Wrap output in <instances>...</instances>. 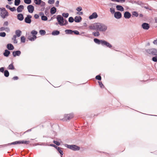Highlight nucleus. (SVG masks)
Returning <instances> with one entry per match:
<instances>
[{
    "label": "nucleus",
    "mask_w": 157,
    "mask_h": 157,
    "mask_svg": "<svg viewBox=\"0 0 157 157\" xmlns=\"http://www.w3.org/2000/svg\"><path fill=\"white\" fill-rule=\"evenodd\" d=\"M89 28L93 30L99 31L103 32L106 31L108 28L107 25L101 23H95L90 25Z\"/></svg>",
    "instance_id": "nucleus-1"
},
{
    "label": "nucleus",
    "mask_w": 157,
    "mask_h": 157,
    "mask_svg": "<svg viewBox=\"0 0 157 157\" xmlns=\"http://www.w3.org/2000/svg\"><path fill=\"white\" fill-rule=\"evenodd\" d=\"M146 52L149 55L154 56L151 60L154 62H157V49L155 48H151L146 49Z\"/></svg>",
    "instance_id": "nucleus-2"
},
{
    "label": "nucleus",
    "mask_w": 157,
    "mask_h": 157,
    "mask_svg": "<svg viewBox=\"0 0 157 157\" xmlns=\"http://www.w3.org/2000/svg\"><path fill=\"white\" fill-rule=\"evenodd\" d=\"M94 41L96 44L98 45L101 44L103 46H105L110 48L112 47V45L111 44L103 39L95 38L94 39Z\"/></svg>",
    "instance_id": "nucleus-3"
},
{
    "label": "nucleus",
    "mask_w": 157,
    "mask_h": 157,
    "mask_svg": "<svg viewBox=\"0 0 157 157\" xmlns=\"http://www.w3.org/2000/svg\"><path fill=\"white\" fill-rule=\"evenodd\" d=\"M56 18L60 26L66 25L68 24V22L67 20L66 19H64L63 17L60 15H57Z\"/></svg>",
    "instance_id": "nucleus-4"
},
{
    "label": "nucleus",
    "mask_w": 157,
    "mask_h": 157,
    "mask_svg": "<svg viewBox=\"0 0 157 157\" xmlns=\"http://www.w3.org/2000/svg\"><path fill=\"white\" fill-rule=\"evenodd\" d=\"M64 146L74 151H78L80 149V147L76 145H69L67 144H64Z\"/></svg>",
    "instance_id": "nucleus-5"
},
{
    "label": "nucleus",
    "mask_w": 157,
    "mask_h": 157,
    "mask_svg": "<svg viewBox=\"0 0 157 157\" xmlns=\"http://www.w3.org/2000/svg\"><path fill=\"white\" fill-rule=\"evenodd\" d=\"M0 15L1 17L4 19L9 16L8 11L4 7L0 8Z\"/></svg>",
    "instance_id": "nucleus-6"
},
{
    "label": "nucleus",
    "mask_w": 157,
    "mask_h": 157,
    "mask_svg": "<svg viewBox=\"0 0 157 157\" xmlns=\"http://www.w3.org/2000/svg\"><path fill=\"white\" fill-rule=\"evenodd\" d=\"M74 116V114L73 113H71L68 114H65L64 115V118L62 120L63 121H65V120L66 121H69Z\"/></svg>",
    "instance_id": "nucleus-7"
},
{
    "label": "nucleus",
    "mask_w": 157,
    "mask_h": 157,
    "mask_svg": "<svg viewBox=\"0 0 157 157\" xmlns=\"http://www.w3.org/2000/svg\"><path fill=\"white\" fill-rule=\"evenodd\" d=\"M20 141L18 140L13 142L8 143L6 144L0 145V148L4 147L6 146H9L12 145L19 144H20Z\"/></svg>",
    "instance_id": "nucleus-8"
},
{
    "label": "nucleus",
    "mask_w": 157,
    "mask_h": 157,
    "mask_svg": "<svg viewBox=\"0 0 157 157\" xmlns=\"http://www.w3.org/2000/svg\"><path fill=\"white\" fill-rule=\"evenodd\" d=\"M32 16L30 14H28L27 15L24 19V21L26 23L30 24L31 22V18Z\"/></svg>",
    "instance_id": "nucleus-9"
},
{
    "label": "nucleus",
    "mask_w": 157,
    "mask_h": 157,
    "mask_svg": "<svg viewBox=\"0 0 157 157\" xmlns=\"http://www.w3.org/2000/svg\"><path fill=\"white\" fill-rule=\"evenodd\" d=\"M141 26L143 29L146 30H148L150 27L149 24L146 22L143 23L141 25Z\"/></svg>",
    "instance_id": "nucleus-10"
},
{
    "label": "nucleus",
    "mask_w": 157,
    "mask_h": 157,
    "mask_svg": "<svg viewBox=\"0 0 157 157\" xmlns=\"http://www.w3.org/2000/svg\"><path fill=\"white\" fill-rule=\"evenodd\" d=\"M27 9L29 13H32L34 10V7L32 5H29L27 6Z\"/></svg>",
    "instance_id": "nucleus-11"
},
{
    "label": "nucleus",
    "mask_w": 157,
    "mask_h": 157,
    "mask_svg": "<svg viewBox=\"0 0 157 157\" xmlns=\"http://www.w3.org/2000/svg\"><path fill=\"white\" fill-rule=\"evenodd\" d=\"M21 54V52L20 50L14 51L12 52V55L14 57L17 56H19Z\"/></svg>",
    "instance_id": "nucleus-12"
},
{
    "label": "nucleus",
    "mask_w": 157,
    "mask_h": 157,
    "mask_svg": "<svg viewBox=\"0 0 157 157\" xmlns=\"http://www.w3.org/2000/svg\"><path fill=\"white\" fill-rule=\"evenodd\" d=\"M114 17L117 19H120L122 17V14L119 11H116L114 14Z\"/></svg>",
    "instance_id": "nucleus-13"
},
{
    "label": "nucleus",
    "mask_w": 157,
    "mask_h": 157,
    "mask_svg": "<svg viewBox=\"0 0 157 157\" xmlns=\"http://www.w3.org/2000/svg\"><path fill=\"white\" fill-rule=\"evenodd\" d=\"M98 15L96 12H94L92 14L89 16V18L90 20H92L94 19H96L98 17Z\"/></svg>",
    "instance_id": "nucleus-14"
},
{
    "label": "nucleus",
    "mask_w": 157,
    "mask_h": 157,
    "mask_svg": "<svg viewBox=\"0 0 157 157\" xmlns=\"http://www.w3.org/2000/svg\"><path fill=\"white\" fill-rule=\"evenodd\" d=\"M63 149V148H61L58 146V147L56 149L57 150L58 153L60 154L61 157H63V151L62 150Z\"/></svg>",
    "instance_id": "nucleus-15"
},
{
    "label": "nucleus",
    "mask_w": 157,
    "mask_h": 157,
    "mask_svg": "<svg viewBox=\"0 0 157 157\" xmlns=\"http://www.w3.org/2000/svg\"><path fill=\"white\" fill-rule=\"evenodd\" d=\"M124 17L125 19H129L131 16V13L128 11H125L124 14Z\"/></svg>",
    "instance_id": "nucleus-16"
},
{
    "label": "nucleus",
    "mask_w": 157,
    "mask_h": 157,
    "mask_svg": "<svg viewBox=\"0 0 157 157\" xmlns=\"http://www.w3.org/2000/svg\"><path fill=\"white\" fill-rule=\"evenodd\" d=\"M82 20V17L80 16H76L74 18L75 21L76 23L81 22Z\"/></svg>",
    "instance_id": "nucleus-17"
},
{
    "label": "nucleus",
    "mask_w": 157,
    "mask_h": 157,
    "mask_svg": "<svg viewBox=\"0 0 157 157\" xmlns=\"http://www.w3.org/2000/svg\"><path fill=\"white\" fill-rule=\"evenodd\" d=\"M6 48L7 49L10 51L13 50L14 49V47L13 45L11 43H8L6 45Z\"/></svg>",
    "instance_id": "nucleus-18"
},
{
    "label": "nucleus",
    "mask_w": 157,
    "mask_h": 157,
    "mask_svg": "<svg viewBox=\"0 0 157 157\" xmlns=\"http://www.w3.org/2000/svg\"><path fill=\"white\" fill-rule=\"evenodd\" d=\"M10 54V50L7 49H5L3 53V56L7 57H8Z\"/></svg>",
    "instance_id": "nucleus-19"
},
{
    "label": "nucleus",
    "mask_w": 157,
    "mask_h": 157,
    "mask_svg": "<svg viewBox=\"0 0 157 157\" xmlns=\"http://www.w3.org/2000/svg\"><path fill=\"white\" fill-rule=\"evenodd\" d=\"M24 6L23 5L18 6L17 9V10L18 13H21L24 9Z\"/></svg>",
    "instance_id": "nucleus-20"
},
{
    "label": "nucleus",
    "mask_w": 157,
    "mask_h": 157,
    "mask_svg": "<svg viewBox=\"0 0 157 157\" xmlns=\"http://www.w3.org/2000/svg\"><path fill=\"white\" fill-rule=\"evenodd\" d=\"M17 19L20 21H22L24 18V15L22 13H19L17 15Z\"/></svg>",
    "instance_id": "nucleus-21"
},
{
    "label": "nucleus",
    "mask_w": 157,
    "mask_h": 157,
    "mask_svg": "<svg viewBox=\"0 0 157 157\" xmlns=\"http://www.w3.org/2000/svg\"><path fill=\"white\" fill-rule=\"evenodd\" d=\"M57 11V9L55 6H53L50 9L51 15L52 16Z\"/></svg>",
    "instance_id": "nucleus-22"
},
{
    "label": "nucleus",
    "mask_w": 157,
    "mask_h": 157,
    "mask_svg": "<svg viewBox=\"0 0 157 157\" xmlns=\"http://www.w3.org/2000/svg\"><path fill=\"white\" fill-rule=\"evenodd\" d=\"M116 8L117 10L121 12L124 11V10L123 7L121 5H117L116 6Z\"/></svg>",
    "instance_id": "nucleus-23"
},
{
    "label": "nucleus",
    "mask_w": 157,
    "mask_h": 157,
    "mask_svg": "<svg viewBox=\"0 0 157 157\" xmlns=\"http://www.w3.org/2000/svg\"><path fill=\"white\" fill-rule=\"evenodd\" d=\"M13 62L12 61L11 63L9 64L7 67V69L10 70H14L15 68L13 65Z\"/></svg>",
    "instance_id": "nucleus-24"
},
{
    "label": "nucleus",
    "mask_w": 157,
    "mask_h": 157,
    "mask_svg": "<svg viewBox=\"0 0 157 157\" xmlns=\"http://www.w3.org/2000/svg\"><path fill=\"white\" fill-rule=\"evenodd\" d=\"M60 33V31L57 30H54L52 32L51 34L53 36H55L59 35Z\"/></svg>",
    "instance_id": "nucleus-25"
},
{
    "label": "nucleus",
    "mask_w": 157,
    "mask_h": 157,
    "mask_svg": "<svg viewBox=\"0 0 157 157\" xmlns=\"http://www.w3.org/2000/svg\"><path fill=\"white\" fill-rule=\"evenodd\" d=\"M27 39L29 41H33L35 40L36 38H35L34 36L32 35H29L28 36Z\"/></svg>",
    "instance_id": "nucleus-26"
},
{
    "label": "nucleus",
    "mask_w": 157,
    "mask_h": 157,
    "mask_svg": "<svg viewBox=\"0 0 157 157\" xmlns=\"http://www.w3.org/2000/svg\"><path fill=\"white\" fill-rule=\"evenodd\" d=\"M22 32L21 30L19 29L15 31L16 35L17 37L21 36V34Z\"/></svg>",
    "instance_id": "nucleus-27"
},
{
    "label": "nucleus",
    "mask_w": 157,
    "mask_h": 157,
    "mask_svg": "<svg viewBox=\"0 0 157 157\" xmlns=\"http://www.w3.org/2000/svg\"><path fill=\"white\" fill-rule=\"evenodd\" d=\"M65 33L67 34H73V30L70 29H66L65 31Z\"/></svg>",
    "instance_id": "nucleus-28"
},
{
    "label": "nucleus",
    "mask_w": 157,
    "mask_h": 157,
    "mask_svg": "<svg viewBox=\"0 0 157 157\" xmlns=\"http://www.w3.org/2000/svg\"><path fill=\"white\" fill-rule=\"evenodd\" d=\"M38 33L35 30H33L31 32V34L32 35V36H34L35 38H37V37L36 36V35Z\"/></svg>",
    "instance_id": "nucleus-29"
},
{
    "label": "nucleus",
    "mask_w": 157,
    "mask_h": 157,
    "mask_svg": "<svg viewBox=\"0 0 157 157\" xmlns=\"http://www.w3.org/2000/svg\"><path fill=\"white\" fill-rule=\"evenodd\" d=\"M136 4H137L138 5L142 7H143V6L145 4L144 3L142 2L141 1L139 0L137 1H136Z\"/></svg>",
    "instance_id": "nucleus-30"
},
{
    "label": "nucleus",
    "mask_w": 157,
    "mask_h": 157,
    "mask_svg": "<svg viewBox=\"0 0 157 157\" xmlns=\"http://www.w3.org/2000/svg\"><path fill=\"white\" fill-rule=\"evenodd\" d=\"M96 31L92 33V35L94 36L98 37L100 35V33L98 31Z\"/></svg>",
    "instance_id": "nucleus-31"
},
{
    "label": "nucleus",
    "mask_w": 157,
    "mask_h": 157,
    "mask_svg": "<svg viewBox=\"0 0 157 157\" xmlns=\"http://www.w3.org/2000/svg\"><path fill=\"white\" fill-rule=\"evenodd\" d=\"M3 73L4 74V76L6 77H8L10 75L9 72L7 70H5V72Z\"/></svg>",
    "instance_id": "nucleus-32"
},
{
    "label": "nucleus",
    "mask_w": 157,
    "mask_h": 157,
    "mask_svg": "<svg viewBox=\"0 0 157 157\" xmlns=\"http://www.w3.org/2000/svg\"><path fill=\"white\" fill-rule=\"evenodd\" d=\"M26 38L25 36H22L21 37V43H25V42Z\"/></svg>",
    "instance_id": "nucleus-33"
},
{
    "label": "nucleus",
    "mask_w": 157,
    "mask_h": 157,
    "mask_svg": "<svg viewBox=\"0 0 157 157\" xmlns=\"http://www.w3.org/2000/svg\"><path fill=\"white\" fill-rule=\"evenodd\" d=\"M132 17H133V16L135 17H138L139 16V14L136 11H134L132 12Z\"/></svg>",
    "instance_id": "nucleus-34"
},
{
    "label": "nucleus",
    "mask_w": 157,
    "mask_h": 157,
    "mask_svg": "<svg viewBox=\"0 0 157 157\" xmlns=\"http://www.w3.org/2000/svg\"><path fill=\"white\" fill-rule=\"evenodd\" d=\"M39 33L40 35L44 36L46 34V31L44 29H40L39 30Z\"/></svg>",
    "instance_id": "nucleus-35"
},
{
    "label": "nucleus",
    "mask_w": 157,
    "mask_h": 157,
    "mask_svg": "<svg viewBox=\"0 0 157 157\" xmlns=\"http://www.w3.org/2000/svg\"><path fill=\"white\" fill-rule=\"evenodd\" d=\"M20 144H29L30 143V141H27V140H20Z\"/></svg>",
    "instance_id": "nucleus-36"
},
{
    "label": "nucleus",
    "mask_w": 157,
    "mask_h": 157,
    "mask_svg": "<svg viewBox=\"0 0 157 157\" xmlns=\"http://www.w3.org/2000/svg\"><path fill=\"white\" fill-rule=\"evenodd\" d=\"M41 0H34L35 3L37 5H40L41 4Z\"/></svg>",
    "instance_id": "nucleus-37"
},
{
    "label": "nucleus",
    "mask_w": 157,
    "mask_h": 157,
    "mask_svg": "<svg viewBox=\"0 0 157 157\" xmlns=\"http://www.w3.org/2000/svg\"><path fill=\"white\" fill-rule=\"evenodd\" d=\"M21 0H15L14 5L16 6H18L21 3Z\"/></svg>",
    "instance_id": "nucleus-38"
},
{
    "label": "nucleus",
    "mask_w": 157,
    "mask_h": 157,
    "mask_svg": "<svg viewBox=\"0 0 157 157\" xmlns=\"http://www.w3.org/2000/svg\"><path fill=\"white\" fill-rule=\"evenodd\" d=\"M95 78L98 81H101V74H99L96 75L95 77Z\"/></svg>",
    "instance_id": "nucleus-39"
},
{
    "label": "nucleus",
    "mask_w": 157,
    "mask_h": 157,
    "mask_svg": "<svg viewBox=\"0 0 157 157\" xmlns=\"http://www.w3.org/2000/svg\"><path fill=\"white\" fill-rule=\"evenodd\" d=\"M69 15V13H62V16L63 17L67 18L68 17Z\"/></svg>",
    "instance_id": "nucleus-40"
},
{
    "label": "nucleus",
    "mask_w": 157,
    "mask_h": 157,
    "mask_svg": "<svg viewBox=\"0 0 157 157\" xmlns=\"http://www.w3.org/2000/svg\"><path fill=\"white\" fill-rule=\"evenodd\" d=\"M98 84H99V86H100V87L101 88H105V86H104V85L102 83V82L101 81H98Z\"/></svg>",
    "instance_id": "nucleus-41"
},
{
    "label": "nucleus",
    "mask_w": 157,
    "mask_h": 157,
    "mask_svg": "<svg viewBox=\"0 0 157 157\" xmlns=\"http://www.w3.org/2000/svg\"><path fill=\"white\" fill-rule=\"evenodd\" d=\"M113 2H115L120 3H123L125 2L126 0H111Z\"/></svg>",
    "instance_id": "nucleus-42"
},
{
    "label": "nucleus",
    "mask_w": 157,
    "mask_h": 157,
    "mask_svg": "<svg viewBox=\"0 0 157 157\" xmlns=\"http://www.w3.org/2000/svg\"><path fill=\"white\" fill-rule=\"evenodd\" d=\"M75 21L74 19L72 17H70L68 18V21L70 23H72Z\"/></svg>",
    "instance_id": "nucleus-43"
},
{
    "label": "nucleus",
    "mask_w": 157,
    "mask_h": 157,
    "mask_svg": "<svg viewBox=\"0 0 157 157\" xmlns=\"http://www.w3.org/2000/svg\"><path fill=\"white\" fill-rule=\"evenodd\" d=\"M53 142L57 146H59L60 145V143L58 141L54 140Z\"/></svg>",
    "instance_id": "nucleus-44"
},
{
    "label": "nucleus",
    "mask_w": 157,
    "mask_h": 157,
    "mask_svg": "<svg viewBox=\"0 0 157 157\" xmlns=\"http://www.w3.org/2000/svg\"><path fill=\"white\" fill-rule=\"evenodd\" d=\"M6 35V34L5 32H0V36L2 37H5Z\"/></svg>",
    "instance_id": "nucleus-45"
},
{
    "label": "nucleus",
    "mask_w": 157,
    "mask_h": 157,
    "mask_svg": "<svg viewBox=\"0 0 157 157\" xmlns=\"http://www.w3.org/2000/svg\"><path fill=\"white\" fill-rule=\"evenodd\" d=\"M110 11L112 14H114L116 12L115 11V9L114 8L111 7L110 9Z\"/></svg>",
    "instance_id": "nucleus-46"
},
{
    "label": "nucleus",
    "mask_w": 157,
    "mask_h": 157,
    "mask_svg": "<svg viewBox=\"0 0 157 157\" xmlns=\"http://www.w3.org/2000/svg\"><path fill=\"white\" fill-rule=\"evenodd\" d=\"M25 3L27 4H30L32 2L31 0H24Z\"/></svg>",
    "instance_id": "nucleus-47"
},
{
    "label": "nucleus",
    "mask_w": 157,
    "mask_h": 157,
    "mask_svg": "<svg viewBox=\"0 0 157 157\" xmlns=\"http://www.w3.org/2000/svg\"><path fill=\"white\" fill-rule=\"evenodd\" d=\"M41 20L43 21H47L48 20V17L45 15L42 16L41 18Z\"/></svg>",
    "instance_id": "nucleus-48"
},
{
    "label": "nucleus",
    "mask_w": 157,
    "mask_h": 157,
    "mask_svg": "<svg viewBox=\"0 0 157 157\" xmlns=\"http://www.w3.org/2000/svg\"><path fill=\"white\" fill-rule=\"evenodd\" d=\"M73 33H74L76 35H80V33L77 30H73Z\"/></svg>",
    "instance_id": "nucleus-49"
},
{
    "label": "nucleus",
    "mask_w": 157,
    "mask_h": 157,
    "mask_svg": "<svg viewBox=\"0 0 157 157\" xmlns=\"http://www.w3.org/2000/svg\"><path fill=\"white\" fill-rule=\"evenodd\" d=\"M55 2V0H48V3L52 5Z\"/></svg>",
    "instance_id": "nucleus-50"
},
{
    "label": "nucleus",
    "mask_w": 157,
    "mask_h": 157,
    "mask_svg": "<svg viewBox=\"0 0 157 157\" xmlns=\"http://www.w3.org/2000/svg\"><path fill=\"white\" fill-rule=\"evenodd\" d=\"M48 146H50L53 147L56 149L58 147V146H57L55 144H48Z\"/></svg>",
    "instance_id": "nucleus-51"
},
{
    "label": "nucleus",
    "mask_w": 157,
    "mask_h": 157,
    "mask_svg": "<svg viewBox=\"0 0 157 157\" xmlns=\"http://www.w3.org/2000/svg\"><path fill=\"white\" fill-rule=\"evenodd\" d=\"M45 4H46L44 2L41 1V4H40V5L41 7H43L45 6Z\"/></svg>",
    "instance_id": "nucleus-52"
},
{
    "label": "nucleus",
    "mask_w": 157,
    "mask_h": 157,
    "mask_svg": "<svg viewBox=\"0 0 157 157\" xmlns=\"http://www.w3.org/2000/svg\"><path fill=\"white\" fill-rule=\"evenodd\" d=\"M76 10L78 12L81 11L82 10V8L81 6H78L76 8Z\"/></svg>",
    "instance_id": "nucleus-53"
},
{
    "label": "nucleus",
    "mask_w": 157,
    "mask_h": 157,
    "mask_svg": "<svg viewBox=\"0 0 157 157\" xmlns=\"http://www.w3.org/2000/svg\"><path fill=\"white\" fill-rule=\"evenodd\" d=\"M5 68L4 67H0V72L2 73H4L5 72L4 69Z\"/></svg>",
    "instance_id": "nucleus-54"
},
{
    "label": "nucleus",
    "mask_w": 157,
    "mask_h": 157,
    "mask_svg": "<svg viewBox=\"0 0 157 157\" xmlns=\"http://www.w3.org/2000/svg\"><path fill=\"white\" fill-rule=\"evenodd\" d=\"M36 127H33V128H30V129H29L28 130H27V131H26L23 134H22V135H23L25 133H26V132H31L32 131V129H33V128H35Z\"/></svg>",
    "instance_id": "nucleus-55"
},
{
    "label": "nucleus",
    "mask_w": 157,
    "mask_h": 157,
    "mask_svg": "<svg viewBox=\"0 0 157 157\" xmlns=\"http://www.w3.org/2000/svg\"><path fill=\"white\" fill-rule=\"evenodd\" d=\"M127 1L130 3H131L132 4L136 3V1H135L134 0H128Z\"/></svg>",
    "instance_id": "nucleus-56"
},
{
    "label": "nucleus",
    "mask_w": 157,
    "mask_h": 157,
    "mask_svg": "<svg viewBox=\"0 0 157 157\" xmlns=\"http://www.w3.org/2000/svg\"><path fill=\"white\" fill-rule=\"evenodd\" d=\"M16 9L15 7H11L10 10L12 12H14L16 11Z\"/></svg>",
    "instance_id": "nucleus-57"
},
{
    "label": "nucleus",
    "mask_w": 157,
    "mask_h": 157,
    "mask_svg": "<svg viewBox=\"0 0 157 157\" xmlns=\"http://www.w3.org/2000/svg\"><path fill=\"white\" fill-rule=\"evenodd\" d=\"M19 79V78L17 76H14L12 78V79L14 80H17Z\"/></svg>",
    "instance_id": "nucleus-58"
},
{
    "label": "nucleus",
    "mask_w": 157,
    "mask_h": 157,
    "mask_svg": "<svg viewBox=\"0 0 157 157\" xmlns=\"http://www.w3.org/2000/svg\"><path fill=\"white\" fill-rule=\"evenodd\" d=\"M39 15L37 14H35L34 16V17L36 19H37L39 18Z\"/></svg>",
    "instance_id": "nucleus-59"
},
{
    "label": "nucleus",
    "mask_w": 157,
    "mask_h": 157,
    "mask_svg": "<svg viewBox=\"0 0 157 157\" xmlns=\"http://www.w3.org/2000/svg\"><path fill=\"white\" fill-rule=\"evenodd\" d=\"M9 23L8 21H6L4 22L3 25L4 26H7L8 25Z\"/></svg>",
    "instance_id": "nucleus-60"
},
{
    "label": "nucleus",
    "mask_w": 157,
    "mask_h": 157,
    "mask_svg": "<svg viewBox=\"0 0 157 157\" xmlns=\"http://www.w3.org/2000/svg\"><path fill=\"white\" fill-rule=\"evenodd\" d=\"M59 1L57 0L55 3L56 6L57 7H58L59 6Z\"/></svg>",
    "instance_id": "nucleus-61"
},
{
    "label": "nucleus",
    "mask_w": 157,
    "mask_h": 157,
    "mask_svg": "<svg viewBox=\"0 0 157 157\" xmlns=\"http://www.w3.org/2000/svg\"><path fill=\"white\" fill-rule=\"evenodd\" d=\"M6 28L4 27H2L0 28V31H2L5 30Z\"/></svg>",
    "instance_id": "nucleus-62"
},
{
    "label": "nucleus",
    "mask_w": 157,
    "mask_h": 157,
    "mask_svg": "<svg viewBox=\"0 0 157 157\" xmlns=\"http://www.w3.org/2000/svg\"><path fill=\"white\" fill-rule=\"evenodd\" d=\"M143 7H144V8L147 10H152L151 9V8H149L147 6H143Z\"/></svg>",
    "instance_id": "nucleus-63"
},
{
    "label": "nucleus",
    "mask_w": 157,
    "mask_h": 157,
    "mask_svg": "<svg viewBox=\"0 0 157 157\" xmlns=\"http://www.w3.org/2000/svg\"><path fill=\"white\" fill-rule=\"evenodd\" d=\"M153 43L154 44L157 45V38L153 41Z\"/></svg>",
    "instance_id": "nucleus-64"
}]
</instances>
